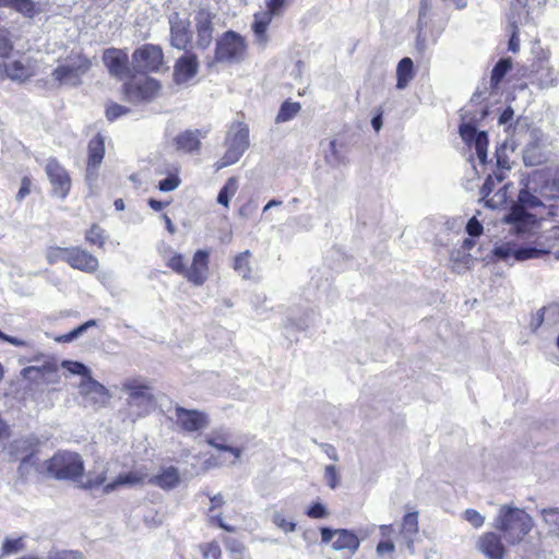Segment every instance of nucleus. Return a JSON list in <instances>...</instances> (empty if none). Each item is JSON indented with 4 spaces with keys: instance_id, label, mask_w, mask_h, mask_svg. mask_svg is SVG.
I'll list each match as a JSON object with an SVG mask.
<instances>
[{
    "instance_id": "1",
    "label": "nucleus",
    "mask_w": 559,
    "mask_h": 559,
    "mask_svg": "<svg viewBox=\"0 0 559 559\" xmlns=\"http://www.w3.org/2000/svg\"><path fill=\"white\" fill-rule=\"evenodd\" d=\"M544 181L546 178L543 171H534L527 179L521 181L522 188L518 195V203L512 205L504 217V222L514 225L519 233L526 231L536 222V217L527 210L544 205L540 200Z\"/></svg>"
},
{
    "instance_id": "2",
    "label": "nucleus",
    "mask_w": 559,
    "mask_h": 559,
    "mask_svg": "<svg viewBox=\"0 0 559 559\" xmlns=\"http://www.w3.org/2000/svg\"><path fill=\"white\" fill-rule=\"evenodd\" d=\"M533 519L521 508L503 504L499 508L493 526L510 545L520 544L533 528Z\"/></svg>"
},
{
    "instance_id": "3",
    "label": "nucleus",
    "mask_w": 559,
    "mask_h": 559,
    "mask_svg": "<svg viewBox=\"0 0 559 559\" xmlns=\"http://www.w3.org/2000/svg\"><path fill=\"white\" fill-rule=\"evenodd\" d=\"M247 50L248 45L242 35L233 29L226 31L216 39L214 56L207 66L239 63L245 59Z\"/></svg>"
},
{
    "instance_id": "4",
    "label": "nucleus",
    "mask_w": 559,
    "mask_h": 559,
    "mask_svg": "<svg viewBox=\"0 0 559 559\" xmlns=\"http://www.w3.org/2000/svg\"><path fill=\"white\" fill-rule=\"evenodd\" d=\"M48 475L56 479H70L76 481L83 477L84 462L79 453L58 451L51 459L43 463Z\"/></svg>"
},
{
    "instance_id": "5",
    "label": "nucleus",
    "mask_w": 559,
    "mask_h": 559,
    "mask_svg": "<svg viewBox=\"0 0 559 559\" xmlns=\"http://www.w3.org/2000/svg\"><path fill=\"white\" fill-rule=\"evenodd\" d=\"M122 391L128 393L127 403L136 417L150 414L155 407V399L151 386L142 379H127Z\"/></svg>"
},
{
    "instance_id": "6",
    "label": "nucleus",
    "mask_w": 559,
    "mask_h": 559,
    "mask_svg": "<svg viewBox=\"0 0 559 559\" xmlns=\"http://www.w3.org/2000/svg\"><path fill=\"white\" fill-rule=\"evenodd\" d=\"M522 76L527 79V82L519 85L520 90H524L528 85L544 90L552 87L559 82V73L550 66L547 58L534 60L530 69H523Z\"/></svg>"
},
{
    "instance_id": "7",
    "label": "nucleus",
    "mask_w": 559,
    "mask_h": 559,
    "mask_svg": "<svg viewBox=\"0 0 559 559\" xmlns=\"http://www.w3.org/2000/svg\"><path fill=\"white\" fill-rule=\"evenodd\" d=\"M164 66V51L159 45L144 44L132 52L133 71L141 74L157 73Z\"/></svg>"
},
{
    "instance_id": "8",
    "label": "nucleus",
    "mask_w": 559,
    "mask_h": 559,
    "mask_svg": "<svg viewBox=\"0 0 559 559\" xmlns=\"http://www.w3.org/2000/svg\"><path fill=\"white\" fill-rule=\"evenodd\" d=\"M160 83L156 79L145 76L140 80H129L122 85V94L130 103H147L157 97Z\"/></svg>"
},
{
    "instance_id": "9",
    "label": "nucleus",
    "mask_w": 559,
    "mask_h": 559,
    "mask_svg": "<svg viewBox=\"0 0 559 559\" xmlns=\"http://www.w3.org/2000/svg\"><path fill=\"white\" fill-rule=\"evenodd\" d=\"M169 44L173 48L188 51L192 44L191 22L187 17H181L178 12H174L169 19Z\"/></svg>"
},
{
    "instance_id": "10",
    "label": "nucleus",
    "mask_w": 559,
    "mask_h": 559,
    "mask_svg": "<svg viewBox=\"0 0 559 559\" xmlns=\"http://www.w3.org/2000/svg\"><path fill=\"white\" fill-rule=\"evenodd\" d=\"M39 440L35 436H27L16 439L11 444V451L16 456H21L19 472L24 475L31 471L32 467H37V460L35 453L37 451Z\"/></svg>"
},
{
    "instance_id": "11",
    "label": "nucleus",
    "mask_w": 559,
    "mask_h": 559,
    "mask_svg": "<svg viewBox=\"0 0 559 559\" xmlns=\"http://www.w3.org/2000/svg\"><path fill=\"white\" fill-rule=\"evenodd\" d=\"M487 115V107H477L464 112L459 128L462 140H488L487 131H478L479 123Z\"/></svg>"
},
{
    "instance_id": "12",
    "label": "nucleus",
    "mask_w": 559,
    "mask_h": 559,
    "mask_svg": "<svg viewBox=\"0 0 559 559\" xmlns=\"http://www.w3.org/2000/svg\"><path fill=\"white\" fill-rule=\"evenodd\" d=\"M45 171L52 187V194L61 200L66 199L71 189V178L67 169L56 158H49Z\"/></svg>"
},
{
    "instance_id": "13",
    "label": "nucleus",
    "mask_w": 559,
    "mask_h": 559,
    "mask_svg": "<svg viewBox=\"0 0 559 559\" xmlns=\"http://www.w3.org/2000/svg\"><path fill=\"white\" fill-rule=\"evenodd\" d=\"M170 419H174L176 425L186 432L199 431L209 425V417L205 413L178 405Z\"/></svg>"
},
{
    "instance_id": "14",
    "label": "nucleus",
    "mask_w": 559,
    "mask_h": 559,
    "mask_svg": "<svg viewBox=\"0 0 559 559\" xmlns=\"http://www.w3.org/2000/svg\"><path fill=\"white\" fill-rule=\"evenodd\" d=\"M103 62L110 75L116 79H123L131 74L129 56L126 50L110 47L103 52Z\"/></svg>"
},
{
    "instance_id": "15",
    "label": "nucleus",
    "mask_w": 559,
    "mask_h": 559,
    "mask_svg": "<svg viewBox=\"0 0 559 559\" xmlns=\"http://www.w3.org/2000/svg\"><path fill=\"white\" fill-rule=\"evenodd\" d=\"M105 156V142H90L85 181L92 194L96 193L98 169Z\"/></svg>"
},
{
    "instance_id": "16",
    "label": "nucleus",
    "mask_w": 559,
    "mask_h": 559,
    "mask_svg": "<svg viewBox=\"0 0 559 559\" xmlns=\"http://www.w3.org/2000/svg\"><path fill=\"white\" fill-rule=\"evenodd\" d=\"M215 14L207 9H200L195 14L197 47L207 49L213 40Z\"/></svg>"
},
{
    "instance_id": "17",
    "label": "nucleus",
    "mask_w": 559,
    "mask_h": 559,
    "mask_svg": "<svg viewBox=\"0 0 559 559\" xmlns=\"http://www.w3.org/2000/svg\"><path fill=\"white\" fill-rule=\"evenodd\" d=\"M66 263H68L72 269L88 274L95 273L99 266L98 259L81 247L68 248Z\"/></svg>"
},
{
    "instance_id": "18",
    "label": "nucleus",
    "mask_w": 559,
    "mask_h": 559,
    "mask_svg": "<svg viewBox=\"0 0 559 559\" xmlns=\"http://www.w3.org/2000/svg\"><path fill=\"white\" fill-rule=\"evenodd\" d=\"M199 71V60L195 53L186 51L174 64L173 79L176 84H185L193 79Z\"/></svg>"
},
{
    "instance_id": "19",
    "label": "nucleus",
    "mask_w": 559,
    "mask_h": 559,
    "mask_svg": "<svg viewBox=\"0 0 559 559\" xmlns=\"http://www.w3.org/2000/svg\"><path fill=\"white\" fill-rule=\"evenodd\" d=\"M209 255L205 250H198L194 253L192 264L188 269L185 277L192 284L201 286L207 280L209 275Z\"/></svg>"
},
{
    "instance_id": "20",
    "label": "nucleus",
    "mask_w": 559,
    "mask_h": 559,
    "mask_svg": "<svg viewBox=\"0 0 559 559\" xmlns=\"http://www.w3.org/2000/svg\"><path fill=\"white\" fill-rule=\"evenodd\" d=\"M477 549L487 559H503L506 548L501 542V537L493 532L483 534L477 540Z\"/></svg>"
},
{
    "instance_id": "21",
    "label": "nucleus",
    "mask_w": 559,
    "mask_h": 559,
    "mask_svg": "<svg viewBox=\"0 0 559 559\" xmlns=\"http://www.w3.org/2000/svg\"><path fill=\"white\" fill-rule=\"evenodd\" d=\"M206 443L213 448H216L221 451L230 452L234 454L235 459L238 460L241 455V450L239 448L233 447V433L228 428H216L213 429L206 436Z\"/></svg>"
},
{
    "instance_id": "22",
    "label": "nucleus",
    "mask_w": 559,
    "mask_h": 559,
    "mask_svg": "<svg viewBox=\"0 0 559 559\" xmlns=\"http://www.w3.org/2000/svg\"><path fill=\"white\" fill-rule=\"evenodd\" d=\"M80 391L83 395L90 397L94 404L97 405H105L110 400V394L108 390L94 380L91 377H87L86 379H82L80 383Z\"/></svg>"
},
{
    "instance_id": "23",
    "label": "nucleus",
    "mask_w": 559,
    "mask_h": 559,
    "mask_svg": "<svg viewBox=\"0 0 559 559\" xmlns=\"http://www.w3.org/2000/svg\"><path fill=\"white\" fill-rule=\"evenodd\" d=\"M418 534V513L411 512L404 515L400 532L401 540L406 545L409 554L415 552L414 540Z\"/></svg>"
},
{
    "instance_id": "24",
    "label": "nucleus",
    "mask_w": 559,
    "mask_h": 559,
    "mask_svg": "<svg viewBox=\"0 0 559 559\" xmlns=\"http://www.w3.org/2000/svg\"><path fill=\"white\" fill-rule=\"evenodd\" d=\"M544 252H546V251L538 250L533 247L513 249L509 245L496 247L493 250V253L498 259L506 260V261L510 257H513L516 261H524L527 259L537 258Z\"/></svg>"
},
{
    "instance_id": "25",
    "label": "nucleus",
    "mask_w": 559,
    "mask_h": 559,
    "mask_svg": "<svg viewBox=\"0 0 559 559\" xmlns=\"http://www.w3.org/2000/svg\"><path fill=\"white\" fill-rule=\"evenodd\" d=\"M550 155L545 142H528L523 150V162L526 166H538L547 162Z\"/></svg>"
},
{
    "instance_id": "26",
    "label": "nucleus",
    "mask_w": 559,
    "mask_h": 559,
    "mask_svg": "<svg viewBox=\"0 0 559 559\" xmlns=\"http://www.w3.org/2000/svg\"><path fill=\"white\" fill-rule=\"evenodd\" d=\"M4 75L12 81L25 82L35 74L29 61L14 60L3 64Z\"/></svg>"
},
{
    "instance_id": "27",
    "label": "nucleus",
    "mask_w": 559,
    "mask_h": 559,
    "mask_svg": "<svg viewBox=\"0 0 559 559\" xmlns=\"http://www.w3.org/2000/svg\"><path fill=\"white\" fill-rule=\"evenodd\" d=\"M322 151L326 163L331 166L337 167L346 163V142H323Z\"/></svg>"
},
{
    "instance_id": "28",
    "label": "nucleus",
    "mask_w": 559,
    "mask_h": 559,
    "mask_svg": "<svg viewBox=\"0 0 559 559\" xmlns=\"http://www.w3.org/2000/svg\"><path fill=\"white\" fill-rule=\"evenodd\" d=\"M147 477L144 468L133 469L124 474H120L114 481L108 483L104 487V492L109 493L119 486H135L143 483Z\"/></svg>"
},
{
    "instance_id": "29",
    "label": "nucleus",
    "mask_w": 559,
    "mask_h": 559,
    "mask_svg": "<svg viewBox=\"0 0 559 559\" xmlns=\"http://www.w3.org/2000/svg\"><path fill=\"white\" fill-rule=\"evenodd\" d=\"M148 483L164 490H170L179 485L180 475L176 467L169 466L164 468L158 475L151 477Z\"/></svg>"
},
{
    "instance_id": "30",
    "label": "nucleus",
    "mask_w": 559,
    "mask_h": 559,
    "mask_svg": "<svg viewBox=\"0 0 559 559\" xmlns=\"http://www.w3.org/2000/svg\"><path fill=\"white\" fill-rule=\"evenodd\" d=\"M360 542L358 537L348 530H336L335 539L332 543L334 550H349L354 555L359 548Z\"/></svg>"
},
{
    "instance_id": "31",
    "label": "nucleus",
    "mask_w": 559,
    "mask_h": 559,
    "mask_svg": "<svg viewBox=\"0 0 559 559\" xmlns=\"http://www.w3.org/2000/svg\"><path fill=\"white\" fill-rule=\"evenodd\" d=\"M247 148L248 142H230L223 157L215 163L216 170L237 163Z\"/></svg>"
},
{
    "instance_id": "32",
    "label": "nucleus",
    "mask_w": 559,
    "mask_h": 559,
    "mask_svg": "<svg viewBox=\"0 0 559 559\" xmlns=\"http://www.w3.org/2000/svg\"><path fill=\"white\" fill-rule=\"evenodd\" d=\"M515 142H502L499 146L496 147V162L498 170L496 171V178L499 182H502L506 178V170L510 169V162L507 152L510 150L514 152Z\"/></svg>"
},
{
    "instance_id": "33",
    "label": "nucleus",
    "mask_w": 559,
    "mask_h": 559,
    "mask_svg": "<svg viewBox=\"0 0 559 559\" xmlns=\"http://www.w3.org/2000/svg\"><path fill=\"white\" fill-rule=\"evenodd\" d=\"M273 16L265 12H257L253 14V23L251 29L258 43L265 45L269 40L267 28L272 23Z\"/></svg>"
},
{
    "instance_id": "34",
    "label": "nucleus",
    "mask_w": 559,
    "mask_h": 559,
    "mask_svg": "<svg viewBox=\"0 0 559 559\" xmlns=\"http://www.w3.org/2000/svg\"><path fill=\"white\" fill-rule=\"evenodd\" d=\"M0 7L11 8L26 17H34L41 11L39 3L33 0H0Z\"/></svg>"
},
{
    "instance_id": "35",
    "label": "nucleus",
    "mask_w": 559,
    "mask_h": 559,
    "mask_svg": "<svg viewBox=\"0 0 559 559\" xmlns=\"http://www.w3.org/2000/svg\"><path fill=\"white\" fill-rule=\"evenodd\" d=\"M396 76L397 83L396 86L399 88H404L414 78V63L413 60L408 57L403 58L396 68Z\"/></svg>"
},
{
    "instance_id": "36",
    "label": "nucleus",
    "mask_w": 559,
    "mask_h": 559,
    "mask_svg": "<svg viewBox=\"0 0 559 559\" xmlns=\"http://www.w3.org/2000/svg\"><path fill=\"white\" fill-rule=\"evenodd\" d=\"M66 61L74 69V71L80 76L87 73L92 67L91 59L86 55H84L82 51H79V52L71 51L67 56Z\"/></svg>"
},
{
    "instance_id": "37",
    "label": "nucleus",
    "mask_w": 559,
    "mask_h": 559,
    "mask_svg": "<svg viewBox=\"0 0 559 559\" xmlns=\"http://www.w3.org/2000/svg\"><path fill=\"white\" fill-rule=\"evenodd\" d=\"M512 69V60L511 58H502L500 59L496 66L493 67L490 75V86L493 90H497L500 83L503 81L504 76Z\"/></svg>"
},
{
    "instance_id": "38",
    "label": "nucleus",
    "mask_w": 559,
    "mask_h": 559,
    "mask_svg": "<svg viewBox=\"0 0 559 559\" xmlns=\"http://www.w3.org/2000/svg\"><path fill=\"white\" fill-rule=\"evenodd\" d=\"M488 143L489 142H465V146L468 151L467 160L469 163H472V165L475 169H476V166L474 165L475 155L477 156V158L481 165H485L487 163Z\"/></svg>"
},
{
    "instance_id": "39",
    "label": "nucleus",
    "mask_w": 559,
    "mask_h": 559,
    "mask_svg": "<svg viewBox=\"0 0 559 559\" xmlns=\"http://www.w3.org/2000/svg\"><path fill=\"white\" fill-rule=\"evenodd\" d=\"M251 252L246 250L239 253L234 261V270L243 280H249L252 276V269L250 264Z\"/></svg>"
},
{
    "instance_id": "40",
    "label": "nucleus",
    "mask_w": 559,
    "mask_h": 559,
    "mask_svg": "<svg viewBox=\"0 0 559 559\" xmlns=\"http://www.w3.org/2000/svg\"><path fill=\"white\" fill-rule=\"evenodd\" d=\"M498 123L500 126H504L506 132L513 136L515 134L516 128L521 124V118L514 120V110L512 107L508 106L499 115Z\"/></svg>"
},
{
    "instance_id": "41",
    "label": "nucleus",
    "mask_w": 559,
    "mask_h": 559,
    "mask_svg": "<svg viewBox=\"0 0 559 559\" xmlns=\"http://www.w3.org/2000/svg\"><path fill=\"white\" fill-rule=\"evenodd\" d=\"M52 79L58 83H67L73 81L74 83H79L81 76L74 71V69L69 64L58 66L53 69Z\"/></svg>"
},
{
    "instance_id": "42",
    "label": "nucleus",
    "mask_w": 559,
    "mask_h": 559,
    "mask_svg": "<svg viewBox=\"0 0 559 559\" xmlns=\"http://www.w3.org/2000/svg\"><path fill=\"white\" fill-rule=\"evenodd\" d=\"M301 109L298 102L285 100L277 112L276 122H286L292 120Z\"/></svg>"
},
{
    "instance_id": "43",
    "label": "nucleus",
    "mask_w": 559,
    "mask_h": 559,
    "mask_svg": "<svg viewBox=\"0 0 559 559\" xmlns=\"http://www.w3.org/2000/svg\"><path fill=\"white\" fill-rule=\"evenodd\" d=\"M224 544L230 559H251V557L246 555V547L239 540L226 537Z\"/></svg>"
},
{
    "instance_id": "44",
    "label": "nucleus",
    "mask_w": 559,
    "mask_h": 559,
    "mask_svg": "<svg viewBox=\"0 0 559 559\" xmlns=\"http://www.w3.org/2000/svg\"><path fill=\"white\" fill-rule=\"evenodd\" d=\"M238 190V182L235 177H230L224 185V187L219 190L217 195V202L221 205L228 206L229 200L231 197L236 194Z\"/></svg>"
},
{
    "instance_id": "45",
    "label": "nucleus",
    "mask_w": 559,
    "mask_h": 559,
    "mask_svg": "<svg viewBox=\"0 0 559 559\" xmlns=\"http://www.w3.org/2000/svg\"><path fill=\"white\" fill-rule=\"evenodd\" d=\"M544 522L548 525L549 532L559 536V509L549 508L540 511Z\"/></svg>"
},
{
    "instance_id": "46",
    "label": "nucleus",
    "mask_w": 559,
    "mask_h": 559,
    "mask_svg": "<svg viewBox=\"0 0 559 559\" xmlns=\"http://www.w3.org/2000/svg\"><path fill=\"white\" fill-rule=\"evenodd\" d=\"M56 370H57L56 365L52 364V362L47 361V362H45L41 366H29V367H26V368H24L21 371V374L25 379L37 380L38 377L43 373V371L56 372Z\"/></svg>"
},
{
    "instance_id": "47",
    "label": "nucleus",
    "mask_w": 559,
    "mask_h": 559,
    "mask_svg": "<svg viewBox=\"0 0 559 559\" xmlns=\"http://www.w3.org/2000/svg\"><path fill=\"white\" fill-rule=\"evenodd\" d=\"M542 197L547 200L559 199V169L551 180L546 179V181H544Z\"/></svg>"
},
{
    "instance_id": "48",
    "label": "nucleus",
    "mask_w": 559,
    "mask_h": 559,
    "mask_svg": "<svg viewBox=\"0 0 559 559\" xmlns=\"http://www.w3.org/2000/svg\"><path fill=\"white\" fill-rule=\"evenodd\" d=\"M272 523L277 526L285 534L293 533L296 531L297 524L293 520H288L284 516V514L276 510L272 513Z\"/></svg>"
},
{
    "instance_id": "49",
    "label": "nucleus",
    "mask_w": 559,
    "mask_h": 559,
    "mask_svg": "<svg viewBox=\"0 0 559 559\" xmlns=\"http://www.w3.org/2000/svg\"><path fill=\"white\" fill-rule=\"evenodd\" d=\"M509 186H510L509 183L503 185L502 187H500L497 190V192L492 197H488L485 200V205L490 209H498V207L502 206L503 204H506L508 201L507 192H508Z\"/></svg>"
},
{
    "instance_id": "50",
    "label": "nucleus",
    "mask_w": 559,
    "mask_h": 559,
    "mask_svg": "<svg viewBox=\"0 0 559 559\" xmlns=\"http://www.w3.org/2000/svg\"><path fill=\"white\" fill-rule=\"evenodd\" d=\"M85 239L88 243L103 248L106 240L105 230L99 225L94 224L86 231Z\"/></svg>"
},
{
    "instance_id": "51",
    "label": "nucleus",
    "mask_w": 559,
    "mask_h": 559,
    "mask_svg": "<svg viewBox=\"0 0 559 559\" xmlns=\"http://www.w3.org/2000/svg\"><path fill=\"white\" fill-rule=\"evenodd\" d=\"M249 134V127L242 121L233 122L228 130V138L230 140H248Z\"/></svg>"
},
{
    "instance_id": "52",
    "label": "nucleus",
    "mask_w": 559,
    "mask_h": 559,
    "mask_svg": "<svg viewBox=\"0 0 559 559\" xmlns=\"http://www.w3.org/2000/svg\"><path fill=\"white\" fill-rule=\"evenodd\" d=\"M20 559H85V558L79 551L56 550V551H50L46 558L29 556V557H22Z\"/></svg>"
},
{
    "instance_id": "53",
    "label": "nucleus",
    "mask_w": 559,
    "mask_h": 559,
    "mask_svg": "<svg viewBox=\"0 0 559 559\" xmlns=\"http://www.w3.org/2000/svg\"><path fill=\"white\" fill-rule=\"evenodd\" d=\"M24 549L23 539L20 538H5L1 547V557L15 555Z\"/></svg>"
},
{
    "instance_id": "54",
    "label": "nucleus",
    "mask_w": 559,
    "mask_h": 559,
    "mask_svg": "<svg viewBox=\"0 0 559 559\" xmlns=\"http://www.w3.org/2000/svg\"><path fill=\"white\" fill-rule=\"evenodd\" d=\"M61 367L73 374H80L83 379L91 377V370L82 362L63 360Z\"/></svg>"
},
{
    "instance_id": "55",
    "label": "nucleus",
    "mask_w": 559,
    "mask_h": 559,
    "mask_svg": "<svg viewBox=\"0 0 559 559\" xmlns=\"http://www.w3.org/2000/svg\"><path fill=\"white\" fill-rule=\"evenodd\" d=\"M200 551L204 559H221L222 550L216 542L200 545Z\"/></svg>"
},
{
    "instance_id": "56",
    "label": "nucleus",
    "mask_w": 559,
    "mask_h": 559,
    "mask_svg": "<svg viewBox=\"0 0 559 559\" xmlns=\"http://www.w3.org/2000/svg\"><path fill=\"white\" fill-rule=\"evenodd\" d=\"M546 325L552 326L559 322V304L554 302L542 308Z\"/></svg>"
},
{
    "instance_id": "57",
    "label": "nucleus",
    "mask_w": 559,
    "mask_h": 559,
    "mask_svg": "<svg viewBox=\"0 0 559 559\" xmlns=\"http://www.w3.org/2000/svg\"><path fill=\"white\" fill-rule=\"evenodd\" d=\"M68 248L51 247L47 250L46 259L49 264H55L59 261L66 262Z\"/></svg>"
},
{
    "instance_id": "58",
    "label": "nucleus",
    "mask_w": 559,
    "mask_h": 559,
    "mask_svg": "<svg viewBox=\"0 0 559 559\" xmlns=\"http://www.w3.org/2000/svg\"><path fill=\"white\" fill-rule=\"evenodd\" d=\"M286 4L287 0H266V11L264 12L273 17L280 16L283 14Z\"/></svg>"
},
{
    "instance_id": "59",
    "label": "nucleus",
    "mask_w": 559,
    "mask_h": 559,
    "mask_svg": "<svg viewBox=\"0 0 559 559\" xmlns=\"http://www.w3.org/2000/svg\"><path fill=\"white\" fill-rule=\"evenodd\" d=\"M324 479L331 489H335L340 485V474L334 465L325 466Z\"/></svg>"
},
{
    "instance_id": "60",
    "label": "nucleus",
    "mask_w": 559,
    "mask_h": 559,
    "mask_svg": "<svg viewBox=\"0 0 559 559\" xmlns=\"http://www.w3.org/2000/svg\"><path fill=\"white\" fill-rule=\"evenodd\" d=\"M463 518L476 528L483 526L485 523V516H483L478 511L474 509L465 510L463 513Z\"/></svg>"
},
{
    "instance_id": "61",
    "label": "nucleus",
    "mask_w": 559,
    "mask_h": 559,
    "mask_svg": "<svg viewBox=\"0 0 559 559\" xmlns=\"http://www.w3.org/2000/svg\"><path fill=\"white\" fill-rule=\"evenodd\" d=\"M180 182L177 175H170L158 182V189L163 192L174 191L180 186Z\"/></svg>"
},
{
    "instance_id": "62",
    "label": "nucleus",
    "mask_w": 559,
    "mask_h": 559,
    "mask_svg": "<svg viewBox=\"0 0 559 559\" xmlns=\"http://www.w3.org/2000/svg\"><path fill=\"white\" fill-rule=\"evenodd\" d=\"M129 111L128 108H126L122 105H119L117 103H110L106 107V117L109 121H114L117 118L121 117L122 115L127 114Z\"/></svg>"
},
{
    "instance_id": "63",
    "label": "nucleus",
    "mask_w": 559,
    "mask_h": 559,
    "mask_svg": "<svg viewBox=\"0 0 559 559\" xmlns=\"http://www.w3.org/2000/svg\"><path fill=\"white\" fill-rule=\"evenodd\" d=\"M167 265L180 275H186L187 266L183 262V257L181 254H175L168 260Z\"/></svg>"
},
{
    "instance_id": "64",
    "label": "nucleus",
    "mask_w": 559,
    "mask_h": 559,
    "mask_svg": "<svg viewBox=\"0 0 559 559\" xmlns=\"http://www.w3.org/2000/svg\"><path fill=\"white\" fill-rule=\"evenodd\" d=\"M496 183H500L497 178H496V171L493 173V176L492 175H488V177L486 178L484 185L481 186L480 188V194H481V199L485 201L489 195L490 193L493 191L495 187H496Z\"/></svg>"
}]
</instances>
